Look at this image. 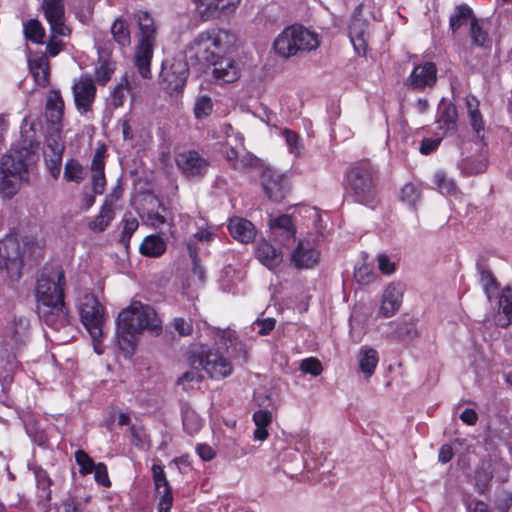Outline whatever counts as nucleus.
Masks as SVG:
<instances>
[{
    "label": "nucleus",
    "mask_w": 512,
    "mask_h": 512,
    "mask_svg": "<svg viewBox=\"0 0 512 512\" xmlns=\"http://www.w3.org/2000/svg\"><path fill=\"white\" fill-rule=\"evenodd\" d=\"M45 160L47 169L49 170L51 176L54 179H57L61 171L62 155H51L50 158L45 157Z\"/></svg>",
    "instance_id": "obj_61"
},
{
    "label": "nucleus",
    "mask_w": 512,
    "mask_h": 512,
    "mask_svg": "<svg viewBox=\"0 0 512 512\" xmlns=\"http://www.w3.org/2000/svg\"><path fill=\"white\" fill-rule=\"evenodd\" d=\"M64 286L63 270L57 265H46L34 288L39 319L54 329L64 327L70 322L64 304Z\"/></svg>",
    "instance_id": "obj_2"
},
{
    "label": "nucleus",
    "mask_w": 512,
    "mask_h": 512,
    "mask_svg": "<svg viewBox=\"0 0 512 512\" xmlns=\"http://www.w3.org/2000/svg\"><path fill=\"white\" fill-rule=\"evenodd\" d=\"M93 472L94 479L98 484L104 487H109L111 485L110 479L108 477L107 467L105 464L98 463Z\"/></svg>",
    "instance_id": "obj_62"
},
{
    "label": "nucleus",
    "mask_w": 512,
    "mask_h": 512,
    "mask_svg": "<svg viewBox=\"0 0 512 512\" xmlns=\"http://www.w3.org/2000/svg\"><path fill=\"white\" fill-rule=\"evenodd\" d=\"M44 115L47 126H62L64 100L59 90L51 89L47 92Z\"/></svg>",
    "instance_id": "obj_24"
},
{
    "label": "nucleus",
    "mask_w": 512,
    "mask_h": 512,
    "mask_svg": "<svg viewBox=\"0 0 512 512\" xmlns=\"http://www.w3.org/2000/svg\"><path fill=\"white\" fill-rule=\"evenodd\" d=\"M115 218V208L108 199L101 205L99 212L87 220V227L94 233L104 232Z\"/></svg>",
    "instance_id": "obj_29"
},
{
    "label": "nucleus",
    "mask_w": 512,
    "mask_h": 512,
    "mask_svg": "<svg viewBox=\"0 0 512 512\" xmlns=\"http://www.w3.org/2000/svg\"><path fill=\"white\" fill-rule=\"evenodd\" d=\"M153 481L157 494L159 495L158 512H170L173 504L171 487L164 473L163 466L154 464L152 466Z\"/></svg>",
    "instance_id": "obj_20"
},
{
    "label": "nucleus",
    "mask_w": 512,
    "mask_h": 512,
    "mask_svg": "<svg viewBox=\"0 0 512 512\" xmlns=\"http://www.w3.org/2000/svg\"><path fill=\"white\" fill-rule=\"evenodd\" d=\"M130 432L133 437V443L136 447L140 449H147L150 447L149 435L143 427L133 425L130 427Z\"/></svg>",
    "instance_id": "obj_52"
},
{
    "label": "nucleus",
    "mask_w": 512,
    "mask_h": 512,
    "mask_svg": "<svg viewBox=\"0 0 512 512\" xmlns=\"http://www.w3.org/2000/svg\"><path fill=\"white\" fill-rule=\"evenodd\" d=\"M320 258V252L309 240H301L290 255L291 262L298 269L314 267Z\"/></svg>",
    "instance_id": "obj_19"
},
{
    "label": "nucleus",
    "mask_w": 512,
    "mask_h": 512,
    "mask_svg": "<svg viewBox=\"0 0 512 512\" xmlns=\"http://www.w3.org/2000/svg\"><path fill=\"white\" fill-rule=\"evenodd\" d=\"M139 249L145 256L159 257L166 251V243L157 235H149L142 241Z\"/></svg>",
    "instance_id": "obj_34"
},
{
    "label": "nucleus",
    "mask_w": 512,
    "mask_h": 512,
    "mask_svg": "<svg viewBox=\"0 0 512 512\" xmlns=\"http://www.w3.org/2000/svg\"><path fill=\"white\" fill-rule=\"evenodd\" d=\"M32 245L29 241H23V245L15 236H6L0 240V269H6L12 281L21 278L23 268V257L30 254Z\"/></svg>",
    "instance_id": "obj_8"
},
{
    "label": "nucleus",
    "mask_w": 512,
    "mask_h": 512,
    "mask_svg": "<svg viewBox=\"0 0 512 512\" xmlns=\"http://www.w3.org/2000/svg\"><path fill=\"white\" fill-rule=\"evenodd\" d=\"M300 369L304 373H308L313 376L320 375L323 370L321 362L313 357L302 360L300 364Z\"/></svg>",
    "instance_id": "obj_56"
},
{
    "label": "nucleus",
    "mask_w": 512,
    "mask_h": 512,
    "mask_svg": "<svg viewBox=\"0 0 512 512\" xmlns=\"http://www.w3.org/2000/svg\"><path fill=\"white\" fill-rule=\"evenodd\" d=\"M196 9L203 20H211L222 13L234 11L241 0H193Z\"/></svg>",
    "instance_id": "obj_18"
},
{
    "label": "nucleus",
    "mask_w": 512,
    "mask_h": 512,
    "mask_svg": "<svg viewBox=\"0 0 512 512\" xmlns=\"http://www.w3.org/2000/svg\"><path fill=\"white\" fill-rule=\"evenodd\" d=\"M114 40L122 47L128 46L131 42L128 24L122 19H116L111 27Z\"/></svg>",
    "instance_id": "obj_40"
},
{
    "label": "nucleus",
    "mask_w": 512,
    "mask_h": 512,
    "mask_svg": "<svg viewBox=\"0 0 512 512\" xmlns=\"http://www.w3.org/2000/svg\"><path fill=\"white\" fill-rule=\"evenodd\" d=\"M433 183L435 188L442 194L454 195L457 192L455 181L442 171H438L434 174Z\"/></svg>",
    "instance_id": "obj_42"
},
{
    "label": "nucleus",
    "mask_w": 512,
    "mask_h": 512,
    "mask_svg": "<svg viewBox=\"0 0 512 512\" xmlns=\"http://www.w3.org/2000/svg\"><path fill=\"white\" fill-rule=\"evenodd\" d=\"M467 112L469 123L474 130V132L480 136V133L484 131V122L482 119V115L478 109V101L475 97H468L466 99Z\"/></svg>",
    "instance_id": "obj_37"
},
{
    "label": "nucleus",
    "mask_w": 512,
    "mask_h": 512,
    "mask_svg": "<svg viewBox=\"0 0 512 512\" xmlns=\"http://www.w3.org/2000/svg\"><path fill=\"white\" fill-rule=\"evenodd\" d=\"M213 111V102L207 95L197 97L194 104V115L197 119L208 117Z\"/></svg>",
    "instance_id": "obj_46"
},
{
    "label": "nucleus",
    "mask_w": 512,
    "mask_h": 512,
    "mask_svg": "<svg viewBox=\"0 0 512 512\" xmlns=\"http://www.w3.org/2000/svg\"><path fill=\"white\" fill-rule=\"evenodd\" d=\"M203 380V376L199 373V371L195 369H190L186 371L178 378V385L182 386L183 389H193L198 386Z\"/></svg>",
    "instance_id": "obj_48"
},
{
    "label": "nucleus",
    "mask_w": 512,
    "mask_h": 512,
    "mask_svg": "<svg viewBox=\"0 0 512 512\" xmlns=\"http://www.w3.org/2000/svg\"><path fill=\"white\" fill-rule=\"evenodd\" d=\"M41 10L49 23L51 33L61 36H67L70 33L65 25L64 0H43Z\"/></svg>",
    "instance_id": "obj_16"
},
{
    "label": "nucleus",
    "mask_w": 512,
    "mask_h": 512,
    "mask_svg": "<svg viewBox=\"0 0 512 512\" xmlns=\"http://www.w3.org/2000/svg\"><path fill=\"white\" fill-rule=\"evenodd\" d=\"M224 345L226 346V353L229 357H236L237 353H242L244 360H246V348L243 344L238 343L236 338H232L230 334L223 336Z\"/></svg>",
    "instance_id": "obj_53"
},
{
    "label": "nucleus",
    "mask_w": 512,
    "mask_h": 512,
    "mask_svg": "<svg viewBox=\"0 0 512 512\" xmlns=\"http://www.w3.org/2000/svg\"><path fill=\"white\" fill-rule=\"evenodd\" d=\"M75 460L79 466V472L82 475H87L93 472L96 465L93 459L83 450L75 452Z\"/></svg>",
    "instance_id": "obj_50"
},
{
    "label": "nucleus",
    "mask_w": 512,
    "mask_h": 512,
    "mask_svg": "<svg viewBox=\"0 0 512 512\" xmlns=\"http://www.w3.org/2000/svg\"><path fill=\"white\" fill-rule=\"evenodd\" d=\"M182 419L183 427L185 431L190 435H195L198 433L203 426V420L201 417L190 408L183 410Z\"/></svg>",
    "instance_id": "obj_39"
},
{
    "label": "nucleus",
    "mask_w": 512,
    "mask_h": 512,
    "mask_svg": "<svg viewBox=\"0 0 512 512\" xmlns=\"http://www.w3.org/2000/svg\"><path fill=\"white\" fill-rule=\"evenodd\" d=\"M275 319L266 318L262 320H256L253 323L254 329H257L258 334L260 335H268L275 327Z\"/></svg>",
    "instance_id": "obj_63"
},
{
    "label": "nucleus",
    "mask_w": 512,
    "mask_h": 512,
    "mask_svg": "<svg viewBox=\"0 0 512 512\" xmlns=\"http://www.w3.org/2000/svg\"><path fill=\"white\" fill-rule=\"evenodd\" d=\"M437 81V68L433 62L416 64L406 80L408 87L414 90L432 88Z\"/></svg>",
    "instance_id": "obj_17"
},
{
    "label": "nucleus",
    "mask_w": 512,
    "mask_h": 512,
    "mask_svg": "<svg viewBox=\"0 0 512 512\" xmlns=\"http://www.w3.org/2000/svg\"><path fill=\"white\" fill-rule=\"evenodd\" d=\"M86 176L84 167L76 160H69L65 164L64 179L69 182L81 183Z\"/></svg>",
    "instance_id": "obj_41"
},
{
    "label": "nucleus",
    "mask_w": 512,
    "mask_h": 512,
    "mask_svg": "<svg viewBox=\"0 0 512 512\" xmlns=\"http://www.w3.org/2000/svg\"><path fill=\"white\" fill-rule=\"evenodd\" d=\"M262 186L266 195L273 201H281L288 191L284 176L272 170L263 173Z\"/></svg>",
    "instance_id": "obj_25"
},
{
    "label": "nucleus",
    "mask_w": 512,
    "mask_h": 512,
    "mask_svg": "<svg viewBox=\"0 0 512 512\" xmlns=\"http://www.w3.org/2000/svg\"><path fill=\"white\" fill-rule=\"evenodd\" d=\"M359 371L364 375L365 379H370L378 366L379 354L369 346H362L356 355Z\"/></svg>",
    "instance_id": "obj_30"
},
{
    "label": "nucleus",
    "mask_w": 512,
    "mask_h": 512,
    "mask_svg": "<svg viewBox=\"0 0 512 512\" xmlns=\"http://www.w3.org/2000/svg\"><path fill=\"white\" fill-rule=\"evenodd\" d=\"M404 285L392 282L386 286L382 295L380 313L384 317L393 316L401 307Z\"/></svg>",
    "instance_id": "obj_23"
},
{
    "label": "nucleus",
    "mask_w": 512,
    "mask_h": 512,
    "mask_svg": "<svg viewBox=\"0 0 512 512\" xmlns=\"http://www.w3.org/2000/svg\"><path fill=\"white\" fill-rule=\"evenodd\" d=\"M32 122L25 116L20 126V140L0 158V198L12 199L23 184L29 183L32 164Z\"/></svg>",
    "instance_id": "obj_1"
},
{
    "label": "nucleus",
    "mask_w": 512,
    "mask_h": 512,
    "mask_svg": "<svg viewBox=\"0 0 512 512\" xmlns=\"http://www.w3.org/2000/svg\"><path fill=\"white\" fill-rule=\"evenodd\" d=\"M77 307L81 322L92 339L94 351L98 355L103 354L104 346L102 340L105 335V308L99 303L97 298L90 293H85L79 298Z\"/></svg>",
    "instance_id": "obj_6"
},
{
    "label": "nucleus",
    "mask_w": 512,
    "mask_h": 512,
    "mask_svg": "<svg viewBox=\"0 0 512 512\" xmlns=\"http://www.w3.org/2000/svg\"><path fill=\"white\" fill-rule=\"evenodd\" d=\"M257 259L269 269L277 267L283 259L282 253L267 241H261L256 247Z\"/></svg>",
    "instance_id": "obj_31"
},
{
    "label": "nucleus",
    "mask_w": 512,
    "mask_h": 512,
    "mask_svg": "<svg viewBox=\"0 0 512 512\" xmlns=\"http://www.w3.org/2000/svg\"><path fill=\"white\" fill-rule=\"evenodd\" d=\"M400 199L410 207H414L420 199V191L414 184L408 183L403 186Z\"/></svg>",
    "instance_id": "obj_49"
},
{
    "label": "nucleus",
    "mask_w": 512,
    "mask_h": 512,
    "mask_svg": "<svg viewBox=\"0 0 512 512\" xmlns=\"http://www.w3.org/2000/svg\"><path fill=\"white\" fill-rule=\"evenodd\" d=\"M269 228L276 241L289 246L295 241L296 229L292 217L281 215L269 220Z\"/></svg>",
    "instance_id": "obj_22"
},
{
    "label": "nucleus",
    "mask_w": 512,
    "mask_h": 512,
    "mask_svg": "<svg viewBox=\"0 0 512 512\" xmlns=\"http://www.w3.org/2000/svg\"><path fill=\"white\" fill-rule=\"evenodd\" d=\"M253 421L256 426L254 439L264 441L268 437L267 427L272 422V414L267 410H258L253 414Z\"/></svg>",
    "instance_id": "obj_35"
},
{
    "label": "nucleus",
    "mask_w": 512,
    "mask_h": 512,
    "mask_svg": "<svg viewBox=\"0 0 512 512\" xmlns=\"http://www.w3.org/2000/svg\"><path fill=\"white\" fill-rule=\"evenodd\" d=\"M195 364L201 366L208 376L215 380L224 379L233 371L231 362L219 351L211 349L195 354L193 365Z\"/></svg>",
    "instance_id": "obj_13"
},
{
    "label": "nucleus",
    "mask_w": 512,
    "mask_h": 512,
    "mask_svg": "<svg viewBox=\"0 0 512 512\" xmlns=\"http://www.w3.org/2000/svg\"><path fill=\"white\" fill-rule=\"evenodd\" d=\"M228 230L231 236L241 242H252L256 237V228L254 224L244 218L234 217L229 220Z\"/></svg>",
    "instance_id": "obj_28"
},
{
    "label": "nucleus",
    "mask_w": 512,
    "mask_h": 512,
    "mask_svg": "<svg viewBox=\"0 0 512 512\" xmlns=\"http://www.w3.org/2000/svg\"><path fill=\"white\" fill-rule=\"evenodd\" d=\"M361 9L362 5H359L354 12L349 26V37L356 52L359 55H365L369 34L367 22L359 17Z\"/></svg>",
    "instance_id": "obj_21"
},
{
    "label": "nucleus",
    "mask_w": 512,
    "mask_h": 512,
    "mask_svg": "<svg viewBox=\"0 0 512 512\" xmlns=\"http://www.w3.org/2000/svg\"><path fill=\"white\" fill-rule=\"evenodd\" d=\"M123 230L120 235L119 241L122 245L127 247L129 245L131 236L138 229L139 222L136 217L131 214H125L122 219Z\"/></svg>",
    "instance_id": "obj_43"
},
{
    "label": "nucleus",
    "mask_w": 512,
    "mask_h": 512,
    "mask_svg": "<svg viewBox=\"0 0 512 512\" xmlns=\"http://www.w3.org/2000/svg\"><path fill=\"white\" fill-rule=\"evenodd\" d=\"M175 162L181 173L189 179L202 178L210 166L209 161L195 150L178 153Z\"/></svg>",
    "instance_id": "obj_14"
},
{
    "label": "nucleus",
    "mask_w": 512,
    "mask_h": 512,
    "mask_svg": "<svg viewBox=\"0 0 512 512\" xmlns=\"http://www.w3.org/2000/svg\"><path fill=\"white\" fill-rule=\"evenodd\" d=\"M457 111L454 105L448 104L443 106L440 116L437 120L439 129L443 134L454 132L456 130Z\"/></svg>",
    "instance_id": "obj_36"
},
{
    "label": "nucleus",
    "mask_w": 512,
    "mask_h": 512,
    "mask_svg": "<svg viewBox=\"0 0 512 512\" xmlns=\"http://www.w3.org/2000/svg\"><path fill=\"white\" fill-rule=\"evenodd\" d=\"M320 45L319 35L301 25L285 28L274 40L275 52L283 58L295 56L299 52L316 50Z\"/></svg>",
    "instance_id": "obj_5"
},
{
    "label": "nucleus",
    "mask_w": 512,
    "mask_h": 512,
    "mask_svg": "<svg viewBox=\"0 0 512 512\" xmlns=\"http://www.w3.org/2000/svg\"><path fill=\"white\" fill-rule=\"evenodd\" d=\"M128 93L126 92L124 86L119 82L110 94V104L113 108H119L124 105L126 96Z\"/></svg>",
    "instance_id": "obj_57"
},
{
    "label": "nucleus",
    "mask_w": 512,
    "mask_h": 512,
    "mask_svg": "<svg viewBox=\"0 0 512 512\" xmlns=\"http://www.w3.org/2000/svg\"><path fill=\"white\" fill-rule=\"evenodd\" d=\"M282 135L285 138L289 153L296 157L300 156L304 149V145L300 136L288 129L283 130Z\"/></svg>",
    "instance_id": "obj_45"
},
{
    "label": "nucleus",
    "mask_w": 512,
    "mask_h": 512,
    "mask_svg": "<svg viewBox=\"0 0 512 512\" xmlns=\"http://www.w3.org/2000/svg\"><path fill=\"white\" fill-rule=\"evenodd\" d=\"M120 83L124 86L126 92L131 98V102L136 101L140 96L141 87L140 81L136 74L126 73L120 80Z\"/></svg>",
    "instance_id": "obj_44"
},
{
    "label": "nucleus",
    "mask_w": 512,
    "mask_h": 512,
    "mask_svg": "<svg viewBox=\"0 0 512 512\" xmlns=\"http://www.w3.org/2000/svg\"><path fill=\"white\" fill-rule=\"evenodd\" d=\"M236 36L226 29L212 28L199 33L189 44L186 55L200 63H212L235 44Z\"/></svg>",
    "instance_id": "obj_4"
},
{
    "label": "nucleus",
    "mask_w": 512,
    "mask_h": 512,
    "mask_svg": "<svg viewBox=\"0 0 512 512\" xmlns=\"http://www.w3.org/2000/svg\"><path fill=\"white\" fill-rule=\"evenodd\" d=\"M480 283L488 298H490V294L496 290L495 279L493 275L487 270H481Z\"/></svg>",
    "instance_id": "obj_60"
},
{
    "label": "nucleus",
    "mask_w": 512,
    "mask_h": 512,
    "mask_svg": "<svg viewBox=\"0 0 512 512\" xmlns=\"http://www.w3.org/2000/svg\"><path fill=\"white\" fill-rule=\"evenodd\" d=\"M47 132L45 157H49V152L51 155H62L64 151V143L61 137L62 126H47Z\"/></svg>",
    "instance_id": "obj_33"
},
{
    "label": "nucleus",
    "mask_w": 512,
    "mask_h": 512,
    "mask_svg": "<svg viewBox=\"0 0 512 512\" xmlns=\"http://www.w3.org/2000/svg\"><path fill=\"white\" fill-rule=\"evenodd\" d=\"M347 184L357 202L367 205L375 199L376 187L370 163L362 162L353 166L347 174Z\"/></svg>",
    "instance_id": "obj_9"
},
{
    "label": "nucleus",
    "mask_w": 512,
    "mask_h": 512,
    "mask_svg": "<svg viewBox=\"0 0 512 512\" xmlns=\"http://www.w3.org/2000/svg\"><path fill=\"white\" fill-rule=\"evenodd\" d=\"M105 152L106 149L104 147H99L94 153L92 163H91V184L94 194H102L105 189L106 179H105Z\"/></svg>",
    "instance_id": "obj_27"
},
{
    "label": "nucleus",
    "mask_w": 512,
    "mask_h": 512,
    "mask_svg": "<svg viewBox=\"0 0 512 512\" xmlns=\"http://www.w3.org/2000/svg\"><path fill=\"white\" fill-rule=\"evenodd\" d=\"M31 322L28 317H15L2 331L1 345L6 351L17 352L29 340Z\"/></svg>",
    "instance_id": "obj_12"
},
{
    "label": "nucleus",
    "mask_w": 512,
    "mask_h": 512,
    "mask_svg": "<svg viewBox=\"0 0 512 512\" xmlns=\"http://www.w3.org/2000/svg\"><path fill=\"white\" fill-rule=\"evenodd\" d=\"M499 313L495 322L500 327H507L512 323V289L507 288L502 292L499 300Z\"/></svg>",
    "instance_id": "obj_32"
},
{
    "label": "nucleus",
    "mask_w": 512,
    "mask_h": 512,
    "mask_svg": "<svg viewBox=\"0 0 512 512\" xmlns=\"http://www.w3.org/2000/svg\"><path fill=\"white\" fill-rule=\"evenodd\" d=\"M189 76L188 64L183 59H173L171 63L163 65L160 74V86L170 96L183 91Z\"/></svg>",
    "instance_id": "obj_11"
},
{
    "label": "nucleus",
    "mask_w": 512,
    "mask_h": 512,
    "mask_svg": "<svg viewBox=\"0 0 512 512\" xmlns=\"http://www.w3.org/2000/svg\"><path fill=\"white\" fill-rule=\"evenodd\" d=\"M159 335L162 321L156 311L140 301H133L123 309L117 319V340L119 348L129 355L133 352L136 336L143 331Z\"/></svg>",
    "instance_id": "obj_3"
},
{
    "label": "nucleus",
    "mask_w": 512,
    "mask_h": 512,
    "mask_svg": "<svg viewBox=\"0 0 512 512\" xmlns=\"http://www.w3.org/2000/svg\"><path fill=\"white\" fill-rule=\"evenodd\" d=\"M74 104L77 111L84 115L90 109L96 97V86L89 75H81L72 84Z\"/></svg>",
    "instance_id": "obj_15"
},
{
    "label": "nucleus",
    "mask_w": 512,
    "mask_h": 512,
    "mask_svg": "<svg viewBox=\"0 0 512 512\" xmlns=\"http://www.w3.org/2000/svg\"><path fill=\"white\" fill-rule=\"evenodd\" d=\"M470 33L473 43L478 46H483L488 39L487 33L482 30L477 20L474 18L471 20Z\"/></svg>",
    "instance_id": "obj_58"
},
{
    "label": "nucleus",
    "mask_w": 512,
    "mask_h": 512,
    "mask_svg": "<svg viewBox=\"0 0 512 512\" xmlns=\"http://www.w3.org/2000/svg\"><path fill=\"white\" fill-rule=\"evenodd\" d=\"M23 33L26 39V43L24 46V52L26 55L27 67L30 72H32V54L28 45V42L32 40V19L23 21Z\"/></svg>",
    "instance_id": "obj_55"
},
{
    "label": "nucleus",
    "mask_w": 512,
    "mask_h": 512,
    "mask_svg": "<svg viewBox=\"0 0 512 512\" xmlns=\"http://www.w3.org/2000/svg\"><path fill=\"white\" fill-rule=\"evenodd\" d=\"M135 18L140 30V37L136 46L134 62L139 74L144 79L151 77V60L153 57L156 25L152 16L146 11H138Z\"/></svg>",
    "instance_id": "obj_7"
},
{
    "label": "nucleus",
    "mask_w": 512,
    "mask_h": 512,
    "mask_svg": "<svg viewBox=\"0 0 512 512\" xmlns=\"http://www.w3.org/2000/svg\"><path fill=\"white\" fill-rule=\"evenodd\" d=\"M472 17V10L468 6L461 5L456 8L455 14L450 18V27L455 32Z\"/></svg>",
    "instance_id": "obj_47"
},
{
    "label": "nucleus",
    "mask_w": 512,
    "mask_h": 512,
    "mask_svg": "<svg viewBox=\"0 0 512 512\" xmlns=\"http://www.w3.org/2000/svg\"><path fill=\"white\" fill-rule=\"evenodd\" d=\"M119 125L122 132V137L125 141H132L134 138L130 117L125 115L119 120Z\"/></svg>",
    "instance_id": "obj_64"
},
{
    "label": "nucleus",
    "mask_w": 512,
    "mask_h": 512,
    "mask_svg": "<svg viewBox=\"0 0 512 512\" xmlns=\"http://www.w3.org/2000/svg\"><path fill=\"white\" fill-rule=\"evenodd\" d=\"M115 71V65L109 61H103L96 69L95 76L99 84H106Z\"/></svg>",
    "instance_id": "obj_54"
},
{
    "label": "nucleus",
    "mask_w": 512,
    "mask_h": 512,
    "mask_svg": "<svg viewBox=\"0 0 512 512\" xmlns=\"http://www.w3.org/2000/svg\"><path fill=\"white\" fill-rule=\"evenodd\" d=\"M211 64L213 65L212 75L219 83H232L240 76V68L231 58L218 57Z\"/></svg>",
    "instance_id": "obj_26"
},
{
    "label": "nucleus",
    "mask_w": 512,
    "mask_h": 512,
    "mask_svg": "<svg viewBox=\"0 0 512 512\" xmlns=\"http://www.w3.org/2000/svg\"><path fill=\"white\" fill-rule=\"evenodd\" d=\"M162 212H166V210L163 208ZM169 221L170 219L167 213L163 214L159 211H151L147 214V222L154 228L160 229L162 226L169 224Z\"/></svg>",
    "instance_id": "obj_59"
},
{
    "label": "nucleus",
    "mask_w": 512,
    "mask_h": 512,
    "mask_svg": "<svg viewBox=\"0 0 512 512\" xmlns=\"http://www.w3.org/2000/svg\"><path fill=\"white\" fill-rule=\"evenodd\" d=\"M222 132L226 135L227 140L222 145L221 152L230 165L240 171L254 167L257 164V159L245 150L242 135L238 132L234 133L230 124H224Z\"/></svg>",
    "instance_id": "obj_10"
},
{
    "label": "nucleus",
    "mask_w": 512,
    "mask_h": 512,
    "mask_svg": "<svg viewBox=\"0 0 512 512\" xmlns=\"http://www.w3.org/2000/svg\"><path fill=\"white\" fill-rule=\"evenodd\" d=\"M34 476L37 481V487L38 489H41L43 491V494L40 495V498H43L45 500H50V490L49 487L52 483L50 477L48 476L47 472L42 469H35L34 468Z\"/></svg>",
    "instance_id": "obj_51"
},
{
    "label": "nucleus",
    "mask_w": 512,
    "mask_h": 512,
    "mask_svg": "<svg viewBox=\"0 0 512 512\" xmlns=\"http://www.w3.org/2000/svg\"><path fill=\"white\" fill-rule=\"evenodd\" d=\"M49 61L46 55L34 58V82L39 86H46L49 83Z\"/></svg>",
    "instance_id": "obj_38"
}]
</instances>
